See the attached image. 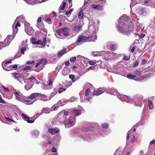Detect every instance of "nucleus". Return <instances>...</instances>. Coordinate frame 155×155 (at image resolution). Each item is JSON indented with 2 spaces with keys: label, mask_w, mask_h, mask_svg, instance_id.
<instances>
[{
  "label": "nucleus",
  "mask_w": 155,
  "mask_h": 155,
  "mask_svg": "<svg viewBox=\"0 0 155 155\" xmlns=\"http://www.w3.org/2000/svg\"><path fill=\"white\" fill-rule=\"evenodd\" d=\"M89 64L91 65H94L96 63V62L95 61H89Z\"/></svg>",
  "instance_id": "obj_53"
},
{
  "label": "nucleus",
  "mask_w": 155,
  "mask_h": 155,
  "mask_svg": "<svg viewBox=\"0 0 155 155\" xmlns=\"http://www.w3.org/2000/svg\"><path fill=\"white\" fill-rule=\"evenodd\" d=\"M74 9L72 8L69 11L66 12L65 13V15H67V17H69V15H71L72 12L73 11Z\"/></svg>",
  "instance_id": "obj_28"
},
{
  "label": "nucleus",
  "mask_w": 155,
  "mask_h": 155,
  "mask_svg": "<svg viewBox=\"0 0 155 155\" xmlns=\"http://www.w3.org/2000/svg\"><path fill=\"white\" fill-rule=\"evenodd\" d=\"M106 48L108 50L111 51H114L116 49L117 46L116 45L108 42L106 45Z\"/></svg>",
  "instance_id": "obj_5"
},
{
  "label": "nucleus",
  "mask_w": 155,
  "mask_h": 155,
  "mask_svg": "<svg viewBox=\"0 0 155 155\" xmlns=\"http://www.w3.org/2000/svg\"><path fill=\"white\" fill-rule=\"evenodd\" d=\"M13 25H12L13 34V36H15V35L18 32V29L17 27H18L21 26V24L19 23V21H18L15 25L14 27L13 26Z\"/></svg>",
  "instance_id": "obj_7"
},
{
  "label": "nucleus",
  "mask_w": 155,
  "mask_h": 155,
  "mask_svg": "<svg viewBox=\"0 0 155 155\" xmlns=\"http://www.w3.org/2000/svg\"><path fill=\"white\" fill-rule=\"evenodd\" d=\"M93 36H84L83 35L79 36L75 43L76 45H79V43H82L84 42H89L90 41H94L92 40Z\"/></svg>",
  "instance_id": "obj_2"
},
{
  "label": "nucleus",
  "mask_w": 155,
  "mask_h": 155,
  "mask_svg": "<svg viewBox=\"0 0 155 155\" xmlns=\"http://www.w3.org/2000/svg\"><path fill=\"white\" fill-rule=\"evenodd\" d=\"M2 88L4 89V91L6 92H10L8 88L5 87L4 86H2Z\"/></svg>",
  "instance_id": "obj_39"
},
{
  "label": "nucleus",
  "mask_w": 155,
  "mask_h": 155,
  "mask_svg": "<svg viewBox=\"0 0 155 155\" xmlns=\"http://www.w3.org/2000/svg\"><path fill=\"white\" fill-rule=\"evenodd\" d=\"M135 138V136L134 135H132V139L130 141V143H134V140Z\"/></svg>",
  "instance_id": "obj_44"
},
{
  "label": "nucleus",
  "mask_w": 155,
  "mask_h": 155,
  "mask_svg": "<svg viewBox=\"0 0 155 155\" xmlns=\"http://www.w3.org/2000/svg\"><path fill=\"white\" fill-rule=\"evenodd\" d=\"M39 61L41 64H45L47 62V60L46 59L43 58L40 60Z\"/></svg>",
  "instance_id": "obj_26"
},
{
  "label": "nucleus",
  "mask_w": 155,
  "mask_h": 155,
  "mask_svg": "<svg viewBox=\"0 0 155 155\" xmlns=\"http://www.w3.org/2000/svg\"><path fill=\"white\" fill-rule=\"evenodd\" d=\"M66 5V3L64 2L62 3V5L61 6L59 9V12H61V11L64 9Z\"/></svg>",
  "instance_id": "obj_19"
},
{
  "label": "nucleus",
  "mask_w": 155,
  "mask_h": 155,
  "mask_svg": "<svg viewBox=\"0 0 155 155\" xmlns=\"http://www.w3.org/2000/svg\"><path fill=\"white\" fill-rule=\"evenodd\" d=\"M148 107L149 109L151 110L153 107V105L152 101L150 100H148Z\"/></svg>",
  "instance_id": "obj_18"
},
{
  "label": "nucleus",
  "mask_w": 155,
  "mask_h": 155,
  "mask_svg": "<svg viewBox=\"0 0 155 155\" xmlns=\"http://www.w3.org/2000/svg\"><path fill=\"white\" fill-rule=\"evenodd\" d=\"M38 95H41V94L38 93H33L31 94L30 96L28 97V98L33 99Z\"/></svg>",
  "instance_id": "obj_16"
},
{
  "label": "nucleus",
  "mask_w": 155,
  "mask_h": 155,
  "mask_svg": "<svg viewBox=\"0 0 155 155\" xmlns=\"http://www.w3.org/2000/svg\"><path fill=\"white\" fill-rule=\"evenodd\" d=\"M35 62V60L28 61L26 62V64H31L34 63Z\"/></svg>",
  "instance_id": "obj_30"
},
{
  "label": "nucleus",
  "mask_w": 155,
  "mask_h": 155,
  "mask_svg": "<svg viewBox=\"0 0 155 155\" xmlns=\"http://www.w3.org/2000/svg\"><path fill=\"white\" fill-rule=\"evenodd\" d=\"M51 152H55L57 151L56 149L54 147H52L51 149Z\"/></svg>",
  "instance_id": "obj_48"
},
{
  "label": "nucleus",
  "mask_w": 155,
  "mask_h": 155,
  "mask_svg": "<svg viewBox=\"0 0 155 155\" xmlns=\"http://www.w3.org/2000/svg\"><path fill=\"white\" fill-rule=\"evenodd\" d=\"M101 126L103 128H107L108 127V124H103Z\"/></svg>",
  "instance_id": "obj_43"
},
{
  "label": "nucleus",
  "mask_w": 155,
  "mask_h": 155,
  "mask_svg": "<svg viewBox=\"0 0 155 155\" xmlns=\"http://www.w3.org/2000/svg\"><path fill=\"white\" fill-rule=\"evenodd\" d=\"M91 7L99 10H101L103 9L102 6L100 5H95L93 4L91 5Z\"/></svg>",
  "instance_id": "obj_14"
},
{
  "label": "nucleus",
  "mask_w": 155,
  "mask_h": 155,
  "mask_svg": "<svg viewBox=\"0 0 155 155\" xmlns=\"http://www.w3.org/2000/svg\"><path fill=\"white\" fill-rule=\"evenodd\" d=\"M46 41V37L44 38L42 42L41 43V45L42 47H44L45 46V44Z\"/></svg>",
  "instance_id": "obj_21"
},
{
  "label": "nucleus",
  "mask_w": 155,
  "mask_h": 155,
  "mask_svg": "<svg viewBox=\"0 0 155 155\" xmlns=\"http://www.w3.org/2000/svg\"><path fill=\"white\" fill-rule=\"evenodd\" d=\"M139 64V62L138 61H136L134 64V66L135 67H136Z\"/></svg>",
  "instance_id": "obj_58"
},
{
  "label": "nucleus",
  "mask_w": 155,
  "mask_h": 155,
  "mask_svg": "<svg viewBox=\"0 0 155 155\" xmlns=\"http://www.w3.org/2000/svg\"><path fill=\"white\" fill-rule=\"evenodd\" d=\"M90 92V89L89 88L87 89L85 92V96L88 95Z\"/></svg>",
  "instance_id": "obj_35"
},
{
  "label": "nucleus",
  "mask_w": 155,
  "mask_h": 155,
  "mask_svg": "<svg viewBox=\"0 0 155 155\" xmlns=\"http://www.w3.org/2000/svg\"><path fill=\"white\" fill-rule=\"evenodd\" d=\"M103 93V91L102 90H94L93 92L94 95H98Z\"/></svg>",
  "instance_id": "obj_15"
},
{
  "label": "nucleus",
  "mask_w": 155,
  "mask_h": 155,
  "mask_svg": "<svg viewBox=\"0 0 155 155\" xmlns=\"http://www.w3.org/2000/svg\"><path fill=\"white\" fill-rule=\"evenodd\" d=\"M31 67L30 66H26L24 67L23 69V71L28 70L31 69Z\"/></svg>",
  "instance_id": "obj_33"
},
{
  "label": "nucleus",
  "mask_w": 155,
  "mask_h": 155,
  "mask_svg": "<svg viewBox=\"0 0 155 155\" xmlns=\"http://www.w3.org/2000/svg\"><path fill=\"white\" fill-rule=\"evenodd\" d=\"M81 114V110L79 109L74 110H72V115L75 116L79 115Z\"/></svg>",
  "instance_id": "obj_10"
},
{
  "label": "nucleus",
  "mask_w": 155,
  "mask_h": 155,
  "mask_svg": "<svg viewBox=\"0 0 155 155\" xmlns=\"http://www.w3.org/2000/svg\"><path fill=\"white\" fill-rule=\"evenodd\" d=\"M22 102L27 104H31L33 103V101L30 100H27L25 98L22 99Z\"/></svg>",
  "instance_id": "obj_13"
},
{
  "label": "nucleus",
  "mask_w": 155,
  "mask_h": 155,
  "mask_svg": "<svg viewBox=\"0 0 155 155\" xmlns=\"http://www.w3.org/2000/svg\"><path fill=\"white\" fill-rule=\"evenodd\" d=\"M127 77L130 79H132L136 77V75L134 74H127Z\"/></svg>",
  "instance_id": "obj_24"
},
{
  "label": "nucleus",
  "mask_w": 155,
  "mask_h": 155,
  "mask_svg": "<svg viewBox=\"0 0 155 155\" xmlns=\"http://www.w3.org/2000/svg\"><path fill=\"white\" fill-rule=\"evenodd\" d=\"M0 102L3 104L6 103V102L2 99L1 95H0Z\"/></svg>",
  "instance_id": "obj_46"
},
{
  "label": "nucleus",
  "mask_w": 155,
  "mask_h": 155,
  "mask_svg": "<svg viewBox=\"0 0 155 155\" xmlns=\"http://www.w3.org/2000/svg\"><path fill=\"white\" fill-rule=\"evenodd\" d=\"M4 41L0 42V48L5 47H6L5 44H4Z\"/></svg>",
  "instance_id": "obj_38"
},
{
  "label": "nucleus",
  "mask_w": 155,
  "mask_h": 155,
  "mask_svg": "<svg viewBox=\"0 0 155 155\" xmlns=\"http://www.w3.org/2000/svg\"><path fill=\"white\" fill-rule=\"evenodd\" d=\"M17 68V66L16 64L11 65L9 66V68L11 69H12L13 68Z\"/></svg>",
  "instance_id": "obj_32"
},
{
  "label": "nucleus",
  "mask_w": 155,
  "mask_h": 155,
  "mask_svg": "<svg viewBox=\"0 0 155 155\" xmlns=\"http://www.w3.org/2000/svg\"><path fill=\"white\" fill-rule=\"evenodd\" d=\"M136 48V47H133L132 48L131 50V52L132 53H133L134 52V50Z\"/></svg>",
  "instance_id": "obj_63"
},
{
  "label": "nucleus",
  "mask_w": 155,
  "mask_h": 155,
  "mask_svg": "<svg viewBox=\"0 0 155 155\" xmlns=\"http://www.w3.org/2000/svg\"><path fill=\"white\" fill-rule=\"evenodd\" d=\"M25 31L26 33L29 35H32V30L30 28V24L28 23H25Z\"/></svg>",
  "instance_id": "obj_6"
},
{
  "label": "nucleus",
  "mask_w": 155,
  "mask_h": 155,
  "mask_svg": "<svg viewBox=\"0 0 155 155\" xmlns=\"http://www.w3.org/2000/svg\"><path fill=\"white\" fill-rule=\"evenodd\" d=\"M120 151L118 150H117L115 152L114 155H118Z\"/></svg>",
  "instance_id": "obj_60"
},
{
  "label": "nucleus",
  "mask_w": 155,
  "mask_h": 155,
  "mask_svg": "<svg viewBox=\"0 0 155 155\" xmlns=\"http://www.w3.org/2000/svg\"><path fill=\"white\" fill-rule=\"evenodd\" d=\"M123 59L124 60H126V61H128L130 59V57H128L126 56H124Z\"/></svg>",
  "instance_id": "obj_50"
},
{
  "label": "nucleus",
  "mask_w": 155,
  "mask_h": 155,
  "mask_svg": "<svg viewBox=\"0 0 155 155\" xmlns=\"http://www.w3.org/2000/svg\"><path fill=\"white\" fill-rule=\"evenodd\" d=\"M12 75V77L18 81L20 83H22L23 81H25L24 78L22 77V74L19 73H11Z\"/></svg>",
  "instance_id": "obj_4"
},
{
  "label": "nucleus",
  "mask_w": 155,
  "mask_h": 155,
  "mask_svg": "<svg viewBox=\"0 0 155 155\" xmlns=\"http://www.w3.org/2000/svg\"><path fill=\"white\" fill-rule=\"evenodd\" d=\"M150 144L151 145L154 144L155 146V140H153L152 141H151Z\"/></svg>",
  "instance_id": "obj_59"
},
{
  "label": "nucleus",
  "mask_w": 155,
  "mask_h": 155,
  "mask_svg": "<svg viewBox=\"0 0 155 155\" xmlns=\"http://www.w3.org/2000/svg\"><path fill=\"white\" fill-rule=\"evenodd\" d=\"M144 4H147L148 3H149L150 2V0H144Z\"/></svg>",
  "instance_id": "obj_62"
},
{
  "label": "nucleus",
  "mask_w": 155,
  "mask_h": 155,
  "mask_svg": "<svg viewBox=\"0 0 155 155\" xmlns=\"http://www.w3.org/2000/svg\"><path fill=\"white\" fill-rule=\"evenodd\" d=\"M147 61L145 59H143L142 60L141 64H145Z\"/></svg>",
  "instance_id": "obj_55"
},
{
  "label": "nucleus",
  "mask_w": 155,
  "mask_h": 155,
  "mask_svg": "<svg viewBox=\"0 0 155 155\" xmlns=\"http://www.w3.org/2000/svg\"><path fill=\"white\" fill-rule=\"evenodd\" d=\"M68 111L67 110H64V116H66L67 115H68Z\"/></svg>",
  "instance_id": "obj_61"
},
{
  "label": "nucleus",
  "mask_w": 155,
  "mask_h": 155,
  "mask_svg": "<svg viewBox=\"0 0 155 155\" xmlns=\"http://www.w3.org/2000/svg\"><path fill=\"white\" fill-rule=\"evenodd\" d=\"M14 37L15 36H13H13H12L11 35H8L5 39H7V40L10 43L12 41V40L13 39Z\"/></svg>",
  "instance_id": "obj_22"
},
{
  "label": "nucleus",
  "mask_w": 155,
  "mask_h": 155,
  "mask_svg": "<svg viewBox=\"0 0 155 155\" xmlns=\"http://www.w3.org/2000/svg\"><path fill=\"white\" fill-rule=\"evenodd\" d=\"M131 137V131L129 130L127 133V140H128L129 138Z\"/></svg>",
  "instance_id": "obj_40"
},
{
  "label": "nucleus",
  "mask_w": 155,
  "mask_h": 155,
  "mask_svg": "<svg viewBox=\"0 0 155 155\" xmlns=\"http://www.w3.org/2000/svg\"><path fill=\"white\" fill-rule=\"evenodd\" d=\"M31 41H32V43L33 44V43L34 42H35L36 38H31Z\"/></svg>",
  "instance_id": "obj_56"
},
{
  "label": "nucleus",
  "mask_w": 155,
  "mask_h": 155,
  "mask_svg": "<svg viewBox=\"0 0 155 155\" xmlns=\"http://www.w3.org/2000/svg\"><path fill=\"white\" fill-rule=\"evenodd\" d=\"M76 59V57H73L72 58L70 59V61L71 62H74L75 61Z\"/></svg>",
  "instance_id": "obj_49"
},
{
  "label": "nucleus",
  "mask_w": 155,
  "mask_h": 155,
  "mask_svg": "<svg viewBox=\"0 0 155 155\" xmlns=\"http://www.w3.org/2000/svg\"><path fill=\"white\" fill-rule=\"evenodd\" d=\"M4 42V44H5V46L8 45L10 43L7 40V39H5Z\"/></svg>",
  "instance_id": "obj_36"
},
{
  "label": "nucleus",
  "mask_w": 155,
  "mask_h": 155,
  "mask_svg": "<svg viewBox=\"0 0 155 155\" xmlns=\"http://www.w3.org/2000/svg\"><path fill=\"white\" fill-rule=\"evenodd\" d=\"M53 81L51 80L50 79L49 81L48 85L49 86H51L52 85Z\"/></svg>",
  "instance_id": "obj_54"
},
{
  "label": "nucleus",
  "mask_w": 155,
  "mask_h": 155,
  "mask_svg": "<svg viewBox=\"0 0 155 155\" xmlns=\"http://www.w3.org/2000/svg\"><path fill=\"white\" fill-rule=\"evenodd\" d=\"M67 51L66 48H64L62 50L58 52L57 54L58 57L60 58Z\"/></svg>",
  "instance_id": "obj_11"
},
{
  "label": "nucleus",
  "mask_w": 155,
  "mask_h": 155,
  "mask_svg": "<svg viewBox=\"0 0 155 155\" xmlns=\"http://www.w3.org/2000/svg\"><path fill=\"white\" fill-rule=\"evenodd\" d=\"M41 63L39 61V62H38L35 65V68H37L40 64H41Z\"/></svg>",
  "instance_id": "obj_64"
},
{
  "label": "nucleus",
  "mask_w": 155,
  "mask_h": 155,
  "mask_svg": "<svg viewBox=\"0 0 155 155\" xmlns=\"http://www.w3.org/2000/svg\"><path fill=\"white\" fill-rule=\"evenodd\" d=\"M21 116L22 118L25 120L28 123H32L34 122V120H31L29 119L30 117H29L26 116L25 114L23 113H22Z\"/></svg>",
  "instance_id": "obj_8"
},
{
  "label": "nucleus",
  "mask_w": 155,
  "mask_h": 155,
  "mask_svg": "<svg viewBox=\"0 0 155 155\" xmlns=\"http://www.w3.org/2000/svg\"><path fill=\"white\" fill-rule=\"evenodd\" d=\"M21 74H22V77L23 78H24L25 77L28 76L29 75V74L27 72H22L21 73Z\"/></svg>",
  "instance_id": "obj_34"
},
{
  "label": "nucleus",
  "mask_w": 155,
  "mask_h": 155,
  "mask_svg": "<svg viewBox=\"0 0 155 155\" xmlns=\"http://www.w3.org/2000/svg\"><path fill=\"white\" fill-rule=\"evenodd\" d=\"M66 70H64L62 71V74L64 76L66 75L67 74V72H66Z\"/></svg>",
  "instance_id": "obj_57"
},
{
  "label": "nucleus",
  "mask_w": 155,
  "mask_h": 155,
  "mask_svg": "<svg viewBox=\"0 0 155 155\" xmlns=\"http://www.w3.org/2000/svg\"><path fill=\"white\" fill-rule=\"evenodd\" d=\"M134 73L137 76H139L140 74V72L138 70H136L134 72Z\"/></svg>",
  "instance_id": "obj_42"
},
{
  "label": "nucleus",
  "mask_w": 155,
  "mask_h": 155,
  "mask_svg": "<svg viewBox=\"0 0 155 155\" xmlns=\"http://www.w3.org/2000/svg\"><path fill=\"white\" fill-rule=\"evenodd\" d=\"M2 66L3 68H4V66L6 68H9V67H8V64H6V66H5V63L3 62L2 64Z\"/></svg>",
  "instance_id": "obj_52"
},
{
  "label": "nucleus",
  "mask_w": 155,
  "mask_h": 155,
  "mask_svg": "<svg viewBox=\"0 0 155 155\" xmlns=\"http://www.w3.org/2000/svg\"><path fill=\"white\" fill-rule=\"evenodd\" d=\"M127 22L126 21H122L121 18L120 19L118 22L117 28L120 33L128 35L131 33L132 29L131 27L130 28Z\"/></svg>",
  "instance_id": "obj_1"
},
{
  "label": "nucleus",
  "mask_w": 155,
  "mask_h": 155,
  "mask_svg": "<svg viewBox=\"0 0 155 155\" xmlns=\"http://www.w3.org/2000/svg\"><path fill=\"white\" fill-rule=\"evenodd\" d=\"M92 54L94 56H101V54L99 52H92Z\"/></svg>",
  "instance_id": "obj_27"
},
{
  "label": "nucleus",
  "mask_w": 155,
  "mask_h": 155,
  "mask_svg": "<svg viewBox=\"0 0 155 155\" xmlns=\"http://www.w3.org/2000/svg\"><path fill=\"white\" fill-rule=\"evenodd\" d=\"M145 36V34L142 33L141 34L140 36H139V39H140L141 38H143Z\"/></svg>",
  "instance_id": "obj_51"
},
{
  "label": "nucleus",
  "mask_w": 155,
  "mask_h": 155,
  "mask_svg": "<svg viewBox=\"0 0 155 155\" xmlns=\"http://www.w3.org/2000/svg\"><path fill=\"white\" fill-rule=\"evenodd\" d=\"M131 137V131L129 130L127 133V140H128L129 138Z\"/></svg>",
  "instance_id": "obj_41"
},
{
  "label": "nucleus",
  "mask_w": 155,
  "mask_h": 155,
  "mask_svg": "<svg viewBox=\"0 0 155 155\" xmlns=\"http://www.w3.org/2000/svg\"><path fill=\"white\" fill-rule=\"evenodd\" d=\"M41 40H38L37 41H35V42H34L33 43V44H36L37 45H39V44H41Z\"/></svg>",
  "instance_id": "obj_47"
},
{
  "label": "nucleus",
  "mask_w": 155,
  "mask_h": 155,
  "mask_svg": "<svg viewBox=\"0 0 155 155\" xmlns=\"http://www.w3.org/2000/svg\"><path fill=\"white\" fill-rule=\"evenodd\" d=\"M68 124L67 125V122L65 124V126L66 127H70L71 126L74 125L75 124L74 122L72 120L71 121L70 119H69V121H68Z\"/></svg>",
  "instance_id": "obj_12"
},
{
  "label": "nucleus",
  "mask_w": 155,
  "mask_h": 155,
  "mask_svg": "<svg viewBox=\"0 0 155 155\" xmlns=\"http://www.w3.org/2000/svg\"><path fill=\"white\" fill-rule=\"evenodd\" d=\"M69 29L67 27L57 30L56 33L59 36L64 37L69 35Z\"/></svg>",
  "instance_id": "obj_3"
},
{
  "label": "nucleus",
  "mask_w": 155,
  "mask_h": 155,
  "mask_svg": "<svg viewBox=\"0 0 155 155\" xmlns=\"http://www.w3.org/2000/svg\"><path fill=\"white\" fill-rule=\"evenodd\" d=\"M84 14L82 10L80 11L78 14V17L80 19H82L83 17Z\"/></svg>",
  "instance_id": "obj_25"
},
{
  "label": "nucleus",
  "mask_w": 155,
  "mask_h": 155,
  "mask_svg": "<svg viewBox=\"0 0 155 155\" xmlns=\"http://www.w3.org/2000/svg\"><path fill=\"white\" fill-rule=\"evenodd\" d=\"M26 50V48L25 47L22 48L21 50V53L22 54H24V51Z\"/></svg>",
  "instance_id": "obj_45"
},
{
  "label": "nucleus",
  "mask_w": 155,
  "mask_h": 155,
  "mask_svg": "<svg viewBox=\"0 0 155 155\" xmlns=\"http://www.w3.org/2000/svg\"><path fill=\"white\" fill-rule=\"evenodd\" d=\"M59 131V130L56 127L53 128H49L48 130V132L51 134H54L58 133Z\"/></svg>",
  "instance_id": "obj_9"
},
{
  "label": "nucleus",
  "mask_w": 155,
  "mask_h": 155,
  "mask_svg": "<svg viewBox=\"0 0 155 155\" xmlns=\"http://www.w3.org/2000/svg\"><path fill=\"white\" fill-rule=\"evenodd\" d=\"M81 28V25H78L75 26H74L73 27V29L75 31H78V30L80 29Z\"/></svg>",
  "instance_id": "obj_23"
},
{
  "label": "nucleus",
  "mask_w": 155,
  "mask_h": 155,
  "mask_svg": "<svg viewBox=\"0 0 155 155\" xmlns=\"http://www.w3.org/2000/svg\"><path fill=\"white\" fill-rule=\"evenodd\" d=\"M32 86V84H30V83H27L26 85L25 86V87L26 90H28L31 88Z\"/></svg>",
  "instance_id": "obj_20"
},
{
  "label": "nucleus",
  "mask_w": 155,
  "mask_h": 155,
  "mask_svg": "<svg viewBox=\"0 0 155 155\" xmlns=\"http://www.w3.org/2000/svg\"><path fill=\"white\" fill-rule=\"evenodd\" d=\"M15 94L16 96V99L19 101H22V99L20 97V93L17 92H16Z\"/></svg>",
  "instance_id": "obj_17"
},
{
  "label": "nucleus",
  "mask_w": 155,
  "mask_h": 155,
  "mask_svg": "<svg viewBox=\"0 0 155 155\" xmlns=\"http://www.w3.org/2000/svg\"><path fill=\"white\" fill-rule=\"evenodd\" d=\"M28 80L30 81V83H31V84H33V82H32L33 81H35L36 80V78L34 77H31L28 79Z\"/></svg>",
  "instance_id": "obj_29"
},
{
  "label": "nucleus",
  "mask_w": 155,
  "mask_h": 155,
  "mask_svg": "<svg viewBox=\"0 0 155 155\" xmlns=\"http://www.w3.org/2000/svg\"><path fill=\"white\" fill-rule=\"evenodd\" d=\"M69 78L72 80V81L73 82H74L75 81L74 80V77L73 75L70 74L69 76Z\"/></svg>",
  "instance_id": "obj_37"
},
{
  "label": "nucleus",
  "mask_w": 155,
  "mask_h": 155,
  "mask_svg": "<svg viewBox=\"0 0 155 155\" xmlns=\"http://www.w3.org/2000/svg\"><path fill=\"white\" fill-rule=\"evenodd\" d=\"M66 89L64 88H59L58 92L59 94L61 93L63 91H64L66 90Z\"/></svg>",
  "instance_id": "obj_31"
}]
</instances>
